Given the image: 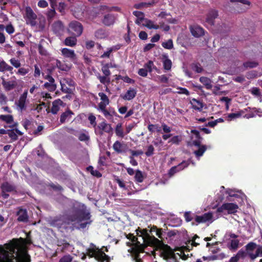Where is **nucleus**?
<instances>
[{
	"label": "nucleus",
	"instance_id": "3c124183",
	"mask_svg": "<svg viewBox=\"0 0 262 262\" xmlns=\"http://www.w3.org/2000/svg\"><path fill=\"white\" fill-rule=\"evenodd\" d=\"M56 14V12L55 11V8H52L50 10H49L47 13V18L49 20H52L53 18L55 17V15Z\"/></svg>",
	"mask_w": 262,
	"mask_h": 262
},
{
	"label": "nucleus",
	"instance_id": "4be33fe9",
	"mask_svg": "<svg viewBox=\"0 0 262 262\" xmlns=\"http://www.w3.org/2000/svg\"><path fill=\"white\" fill-rule=\"evenodd\" d=\"M133 14L137 17L135 20V23L137 25H140L141 22H144L146 18L144 17V14L143 12L138 11H135L133 12Z\"/></svg>",
	"mask_w": 262,
	"mask_h": 262
},
{
	"label": "nucleus",
	"instance_id": "603ef678",
	"mask_svg": "<svg viewBox=\"0 0 262 262\" xmlns=\"http://www.w3.org/2000/svg\"><path fill=\"white\" fill-rule=\"evenodd\" d=\"M109 64H106L102 67L101 71L104 74V76L110 77L111 75V72L109 70Z\"/></svg>",
	"mask_w": 262,
	"mask_h": 262
},
{
	"label": "nucleus",
	"instance_id": "09e8293b",
	"mask_svg": "<svg viewBox=\"0 0 262 262\" xmlns=\"http://www.w3.org/2000/svg\"><path fill=\"white\" fill-rule=\"evenodd\" d=\"M116 134L117 136L123 138L124 137L123 131L122 129V124L118 123L115 129Z\"/></svg>",
	"mask_w": 262,
	"mask_h": 262
},
{
	"label": "nucleus",
	"instance_id": "6e6552de",
	"mask_svg": "<svg viewBox=\"0 0 262 262\" xmlns=\"http://www.w3.org/2000/svg\"><path fill=\"white\" fill-rule=\"evenodd\" d=\"M214 220L213 214L211 212H207L202 215H196L195 217V222H192L193 225H198L200 223H205L206 222L211 223Z\"/></svg>",
	"mask_w": 262,
	"mask_h": 262
},
{
	"label": "nucleus",
	"instance_id": "c03bdc74",
	"mask_svg": "<svg viewBox=\"0 0 262 262\" xmlns=\"http://www.w3.org/2000/svg\"><path fill=\"white\" fill-rule=\"evenodd\" d=\"M258 65V62L254 61H248L243 63L244 67L246 69L248 68H254L256 67Z\"/></svg>",
	"mask_w": 262,
	"mask_h": 262
},
{
	"label": "nucleus",
	"instance_id": "473e14b6",
	"mask_svg": "<svg viewBox=\"0 0 262 262\" xmlns=\"http://www.w3.org/2000/svg\"><path fill=\"white\" fill-rule=\"evenodd\" d=\"M13 70V68L8 65L6 62L4 61H2L0 62V72H4L5 71H10L11 72Z\"/></svg>",
	"mask_w": 262,
	"mask_h": 262
},
{
	"label": "nucleus",
	"instance_id": "7c9ffc66",
	"mask_svg": "<svg viewBox=\"0 0 262 262\" xmlns=\"http://www.w3.org/2000/svg\"><path fill=\"white\" fill-rule=\"evenodd\" d=\"M76 37V36H74L67 37L64 40V44L68 46H75L77 43V39Z\"/></svg>",
	"mask_w": 262,
	"mask_h": 262
},
{
	"label": "nucleus",
	"instance_id": "dca6fc26",
	"mask_svg": "<svg viewBox=\"0 0 262 262\" xmlns=\"http://www.w3.org/2000/svg\"><path fill=\"white\" fill-rule=\"evenodd\" d=\"M8 135L11 138V142H14L18 139V136H22L23 133L18 130L17 128H13L9 129Z\"/></svg>",
	"mask_w": 262,
	"mask_h": 262
},
{
	"label": "nucleus",
	"instance_id": "8fccbe9b",
	"mask_svg": "<svg viewBox=\"0 0 262 262\" xmlns=\"http://www.w3.org/2000/svg\"><path fill=\"white\" fill-rule=\"evenodd\" d=\"M148 129L151 132L155 131L160 132L161 131V127L158 124H149L148 125Z\"/></svg>",
	"mask_w": 262,
	"mask_h": 262
},
{
	"label": "nucleus",
	"instance_id": "9b49d317",
	"mask_svg": "<svg viewBox=\"0 0 262 262\" xmlns=\"http://www.w3.org/2000/svg\"><path fill=\"white\" fill-rule=\"evenodd\" d=\"M117 18V15L108 13L105 15L102 20V23L106 26H110L113 25Z\"/></svg>",
	"mask_w": 262,
	"mask_h": 262
},
{
	"label": "nucleus",
	"instance_id": "aec40b11",
	"mask_svg": "<svg viewBox=\"0 0 262 262\" xmlns=\"http://www.w3.org/2000/svg\"><path fill=\"white\" fill-rule=\"evenodd\" d=\"M191 33L194 37H199L204 35V30L202 28L196 26L191 28Z\"/></svg>",
	"mask_w": 262,
	"mask_h": 262
},
{
	"label": "nucleus",
	"instance_id": "c85d7f7f",
	"mask_svg": "<svg viewBox=\"0 0 262 262\" xmlns=\"http://www.w3.org/2000/svg\"><path fill=\"white\" fill-rule=\"evenodd\" d=\"M142 25L150 29H158L160 28L159 26L155 25L152 20L148 19L147 18H145V19H144V21L142 24Z\"/></svg>",
	"mask_w": 262,
	"mask_h": 262
},
{
	"label": "nucleus",
	"instance_id": "052dcab7",
	"mask_svg": "<svg viewBox=\"0 0 262 262\" xmlns=\"http://www.w3.org/2000/svg\"><path fill=\"white\" fill-rule=\"evenodd\" d=\"M115 181L118 184L120 187L123 188L124 190L127 189L124 182L120 180L118 177L115 178Z\"/></svg>",
	"mask_w": 262,
	"mask_h": 262
},
{
	"label": "nucleus",
	"instance_id": "ddd939ff",
	"mask_svg": "<svg viewBox=\"0 0 262 262\" xmlns=\"http://www.w3.org/2000/svg\"><path fill=\"white\" fill-rule=\"evenodd\" d=\"M27 91L24 92L20 96L18 101L15 102V104L20 111L25 110L26 108V101L27 97Z\"/></svg>",
	"mask_w": 262,
	"mask_h": 262
},
{
	"label": "nucleus",
	"instance_id": "f8f14e48",
	"mask_svg": "<svg viewBox=\"0 0 262 262\" xmlns=\"http://www.w3.org/2000/svg\"><path fill=\"white\" fill-rule=\"evenodd\" d=\"M218 16L217 11L213 9L210 10L207 14L206 22L210 26L214 25V19Z\"/></svg>",
	"mask_w": 262,
	"mask_h": 262
},
{
	"label": "nucleus",
	"instance_id": "393cba45",
	"mask_svg": "<svg viewBox=\"0 0 262 262\" xmlns=\"http://www.w3.org/2000/svg\"><path fill=\"white\" fill-rule=\"evenodd\" d=\"M62 55L67 58H70L71 59H74L76 57V55L74 51L67 48H63L61 50Z\"/></svg>",
	"mask_w": 262,
	"mask_h": 262
},
{
	"label": "nucleus",
	"instance_id": "f03ea898",
	"mask_svg": "<svg viewBox=\"0 0 262 262\" xmlns=\"http://www.w3.org/2000/svg\"><path fill=\"white\" fill-rule=\"evenodd\" d=\"M24 241L25 239L21 237L13 238L8 243L0 245V259L2 261L8 260L10 262H14L13 259L16 257L17 262H30L31 258L27 252Z\"/></svg>",
	"mask_w": 262,
	"mask_h": 262
},
{
	"label": "nucleus",
	"instance_id": "e2e57ef3",
	"mask_svg": "<svg viewBox=\"0 0 262 262\" xmlns=\"http://www.w3.org/2000/svg\"><path fill=\"white\" fill-rule=\"evenodd\" d=\"M154 66V63L152 61L149 60L144 64V68L147 70V72H152V67Z\"/></svg>",
	"mask_w": 262,
	"mask_h": 262
},
{
	"label": "nucleus",
	"instance_id": "6ab92c4d",
	"mask_svg": "<svg viewBox=\"0 0 262 262\" xmlns=\"http://www.w3.org/2000/svg\"><path fill=\"white\" fill-rule=\"evenodd\" d=\"M63 101L60 99H57L52 102V106L51 112L53 114H56L60 109V106L62 105Z\"/></svg>",
	"mask_w": 262,
	"mask_h": 262
},
{
	"label": "nucleus",
	"instance_id": "4468645a",
	"mask_svg": "<svg viewBox=\"0 0 262 262\" xmlns=\"http://www.w3.org/2000/svg\"><path fill=\"white\" fill-rule=\"evenodd\" d=\"M52 27L53 31L57 35H61L64 31V26L60 20L54 22Z\"/></svg>",
	"mask_w": 262,
	"mask_h": 262
},
{
	"label": "nucleus",
	"instance_id": "412c9836",
	"mask_svg": "<svg viewBox=\"0 0 262 262\" xmlns=\"http://www.w3.org/2000/svg\"><path fill=\"white\" fill-rule=\"evenodd\" d=\"M2 84L6 91H9L16 86V83L15 81H6L3 78Z\"/></svg>",
	"mask_w": 262,
	"mask_h": 262
},
{
	"label": "nucleus",
	"instance_id": "5701e85b",
	"mask_svg": "<svg viewBox=\"0 0 262 262\" xmlns=\"http://www.w3.org/2000/svg\"><path fill=\"white\" fill-rule=\"evenodd\" d=\"M137 94L136 90L134 89H129L125 94L122 97L123 99L127 100H130L135 97Z\"/></svg>",
	"mask_w": 262,
	"mask_h": 262
},
{
	"label": "nucleus",
	"instance_id": "c9c22d12",
	"mask_svg": "<svg viewBox=\"0 0 262 262\" xmlns=\"http://www.w3.org/2000/svg\"><path fill=\"white\" fill-rule=\"evenodd\" d=\"M192 101L194 103L192 104L193 108L196 110L201 111L204 106L203 103L200 101L199 100H198L195 99H193Z\"/></svg>",
	"mask_w": 262,
	"mask_h": 262
},
{
	"label": "nucleus",
	"instance_id": "4c0bfd02",
	"mask_svg": "<svg viewBox=\"0 0 262 262\" xmlns=\"http://www.w3.org/2000/svg\"><path fill=\"white\" fill-rule=\"evenodd\" d=\"M57 246L59 247L62 246V248L61 249V251L62 252H63L66 249H67L69 247L70 244L64 239L60 240V241L58 240Z\"/></svg>",
	"mask_w": 262,
	"mask_h": 262
},
{
	"label": "nucleus",
	"instance_id": "e433bc0d",
	"mask_svg": "<svg viewBox=\"0 0 262 262\" xmlns=\"http://www.w3.org/2000/svg\"><path fill=\"white\" fill-rule=\"evenodd\" d=\"M56 66L58 68L63 71H68L70 69V67L68 65L61 62L60 61L57 60Z\"/></svg>",
	"mask_w": 262,
	"mask_h": 262
},
{
	"label": "nucleus",
	"instance_id": "bf43d9fd",
	"mask_svg": "<svg viewBox=\"0 0 262 262\" xmlns=\"http://www.w3.org/2000/svg\"><path fill=\"white\" fill-rule=\"evenodd\" d=\"M11 64L16 68H18L20 67V62L19 60L16 59L15 58H12L10 60Z\"/></svg>",
	"mask_w": 262,
	"mask_h": 262
},
{
	"label": "nucleus",
	"instance_id": "a18cd8bd",
	"mask_svg": "<svg viewBox=\"0 0 262 262\" xmlns=\"http://www.w3.org/2000/svg\"><path fill=\"white\" fill-rule=\"evenodd\" d=\"M0 119L7 123H11L13 121V117L12 115H0Z\"/></svg>",
	"mask_w": 262,
	"mask_h": 262
},
{
	"label": "nucleus",
	"instance_id": "5fc2aeb1",
	"mask_svg": "<svg viewBox=\"0 0 262 262\" xmlns=\"http://www.w3.org/2000/svg\"><path fill=\"white\" fill-rule=\"evenodd\" d=\"M30 71V69L29 68H19L17 72V74H19V75H22V76H24L25 75H26L27 73H28Z\"/></svg>",
	"mask_w": 262,
	"mask_h": 262
},
{
	"label": "nucleus",
	"instance_id": "bb28decb",
	"mask_svg": "<svg viewBox=\"0 0 262 262\" xmlns=\"http://www.w3.org/2000/svg\"><path fill=\"white\" fill-rule=\"evenodd\" d=\"M257 245L253 243V242H250L248 243L246 246V251L247 253V255L249 256L250 258V254H254L253 253V251L254 249L256 248Z\"/></svg>",
	"mask_w": 262,
	"mask_h": 262
},
{
	"label": "nucleus",
	"instance_id": "1a4fd4ad",
	"mask_svg": "<svg viewBox=\"0 0 262 262\" xmlns=\"http://www.w3.org/2000/svg\"><path fill=\"white\" fill-rule=\"evenodd\" d=\"M238 208L237 205L234 203H225L222 206L219 207L216 210L217 213L223 212L224 210H227L229 213H233L236 211Z\"/></svg>",
	"mask_w": 262,
	"mask_h": 262
},
{
	"label": "nucleus",
	"instance_id": "58836bf2",
	"mask_svg": "<svg viewBox=\"0 0 262 262\" xmlns=\"http://www.w3.org/2000/svg\"><path fill=\"white\" fill-rule=\"evenodd\" d=\"M250 258L252 260H254L257 257L260 256L262 257V246H258L256 249L254 254H250Z\"/></svg>",
	"mask_w": 262,
	"mask_h": 262
},
{
	"label": "nucleus",
	"instance_id": "39448f33",
	"mask_svg": "<svg viewBox=\"0 0 262 262\" xmlns=\"http://www.w3.org/2000/svg\"><path fill=\"white\" fill-rule=\"evenodd\" d=\"M86 254L90 258L94 257L99 262H110V257L94 244L91 243L90 247L86 249Z\"/></svg>",
	"mask_w": 262,
	"mask_h": 262
},
{
	"label": "nucleus",
	"instance_id": "f704fd0d",
	"mask_svg": "<svg viewBox=\"0 0 262 262\" xmlns=\"http://www.w3.org/2000/svg\"><path fill=\"white\" fill-rule=\"evenodd\" d=\"M99 128L106 133H110L112 130L111 125L105 122H101L98 126Z\"/></svg>",
	"mask_w": 262,
	"mask_h": 262
},
{
	"label": "nucleus",
	"instance_id": "2f4dec72",
	"mask_svg": "<svg viewBox=\"0 0 262 262\" xmlns=\"http://www.w3.org/2000/svg\"><path fill=\"white\" fill-rule=\"evenodd\" d=\"M163 67L164 69L167 71H169L171 68L172 62L171 60L168 58L167 56H163Z\"/></svg>",
	"mask_w": 262,
	"mask_h": 262
},
{
	"label": "nucleus",
	"instance_id": "864d4df0",
	"mask_svg": "<svg viewBox=\"0 0 262 262\" xmlns=\"http://www.w3.org/2000/svg\"><path fill=\"white\" fill-rule=\"evenodd\" d=\"M247 255V253L246 251L241 249L234 256L236 257L237 258V259L239 260L241 258H244Z\"/></svg>",
	"mask_w": 262,
	"mask_h": 262
},
{
	"label": "nucleus",
	"instance_id": "a878e982",
	"mask_svg": "<svg viewBox=\"0 0 262 262\" xmlns=\"http://www.w3.org/2000/svg\"><path fill=\"white\" fill-rule=\"evenodd\" d=\"M239 241L238 239H233L230 241V242L228 244V248L232 251H236L239 246Z\"/></svg>",
	"mask_w": 262,
	"mask_h": 262
},
{
	"label": "nucleus",
	"instance_id": "774afa93",
	"mask_svg": "<svg viewBox=\"0 0 262 262\" xmlns=\"http://www.w3.org/2000/svg\"><path fill=\"white\" fill-rule=\"evenodd\" d=\"M147 70L145 68L140 69L138 71V74L142 77H146L147 75Z\"/></svg>",
	"mask_w": 262,
	"mask_h": 262
},
{
	"label": "nucleus",
	"instance_id": "37998d69",
	"mask_svg": "<svg viewBox=\"0 0 262 262\" xmlns=\"http://www.w3.org/2000/svg\"><path fill=\"white\" fill-rule=\"evenodd\" d=\"M191 68L192 70H193L197 73H200L203 71V68L201 67V64L199 63H192L191 64Z\"/></svg>",
	"mask_w": 262,
	"mask_h": 262
},
{
	"label": "nucleus",
	"instance_id": "2eb2a0df",
	"mask_svg": "<svg viewBox=\"0 0 262 262\" xmlns=\"http://www.w3.org/2000/svg\"><path fill=\"white\" fill-rule=\"evenodd\" d=\"M1 188L2 189V191L3 192H11L13 191H16V186L8 182H5L2 183L1 186Z\"/></svg>",
	"mask_w": 262,
	"mask_h": 262
},
{
	"label": "nucleus",
	"instance_id": "7ed1b4c3",
	"mask_svg": "<svg viewBox=\"0 0 262 262\" xmlns=\"http://www.w3.org/2000/svg\"><path fill=\"white\" fill-rule=\"evenodd\" d=\"M91 217L90 211L84 207L76 210L72 214L63 216L61 220H57L55 222L56 224H59L62 221L65 224L71 225L73 229H84L89 228L92 224Z\"/></svg>",
	"mask_w": 262,
	"mask_h": 262
},
{
	"label": "nucleus",
	"instance_id": "de8ad7c7",
	"mask_svg": "<svg viewBox=\"0 0 262 262\" xmlns=\"http://www.w3.org/2000/svg\"><path fill=\"white\" fill-rule=\"evenodd\" d=\"M97 78L100 80V82L103 84H108L111 82L110 77L98 75Z\"/></svg>",
	"mask_w": 262,
	"mask_h": 262
},
{
	"label": "nucleus",
	"instance_id": "b1692460",
	"mask_svg": "<svg viewBox=\"0 0 262 262\" xmlns=\"http://www.w3.org/2000/svg\"><path fill=\"white\" fill-rule=\"evenodd\" d=\"M73 113L71 110H67L65 112L63 113L61 116L60 118V122L61 123H63L66 122V120H70L71 117L72 115H73Z\"/></svg>",
	"mask_w": 262,
	"mask_h": 262
},
{
	"label": "nucleus",
	"instance_id": "cd10ccee",
	"mask_svg": "<svg viewBox=\"0 0 262 262\" xmlns=\"http://www.w3.org/2000/svg\"><path fill=\"white\" fill-rule=\"evenodd\" d=\"M200 81L203 84L206 88L208 90H210L212 88V85L211 84V80L208 77H201L200 78Z\"/></svg>",
	"mask_w": 262,
	"mask_h": 262
},
{
	"label": "nucleus",
	"instance_id": "4d7b16f0",
	"mask_svg": "<svg viewBox=\"0 0 262 262\" xmlns=\"http://www.w3.org/2000/svg\"><path fill=\"white\" fill-rule=\"evenodd\" d=\"M98 96L100 97L101 100L102 101L101 102H104L105 104H109L110 101L107 96L103 93H99Z\"/></svg>",
	"mask_w": 262,
	"mask_h": 262
},
{
	"label": "nucleus",
	"instance_id": "0eeeda50",
	"mask_svg": "<svg viewBox=\"0 0 262 262\" xmlns=\"http://www.w3.org/2000/svg\"><path fill=\"white\" fill-rule=\"evenodd\" d=\"M83 30V26L78 21H72L69 25V31L75 36H80L82 33Z\"/></svg>",
	"mask_w": 262,
	"mask_h": 262
},
{
	"label": "nucleus",
	"instance_id": "680f3d73",
	"mask_svg": "<svg viewBox=\"0 0 262 262\" xmlns=\"http://www.w3.org/2000/svg\"><path fill=\"white\" fill-rule=\"evenodd\" d=\"M60 84L61 86V90L62 92L67 94L72 93V90L71 89L68 88L64 84H62L61 82Z\"/></svg>",
	"mask_w": 262,
	"mask_h": 262
},
{
	"label": "nucleus",
	"instance_id": "49530a36",
	"mask_svg": "<svg viewBox=\"0 0 262 262\" xmlns=\"http://www.w3.org/2000/svg\"><path fill=\"white\" fill-rule=\"evenodd\" d=\"M135 179V180L139 183H141L143 181L144 177L141 171L140 170H136Z\"/></svg>",
	"mask_w": 262,
	"mask_h": 262
},
{
	"label": "nucleus",
	"instance_id": "c756f323",
	"mask_svg": "<svg viewBox=\"0 0 262 262\" xmlns=\"http://www.w3.org/2000/svg\"><path fill=\"white\" fill-rule=\"evenodd\" d=\"M95 36L98 39H103L107 36V34L104 29L100 28L95 32Z\"/></svg>",
	"mask_w": 262,
	"mask_h": 262
},
{
	"label": "nucleus",
	"instance_id": "69168bd1",
	"mask_svg": "<svg viewBox=\"0 0 262 262\" xmlns=\"http://www.w3.org/2000/svg\"><path fill=\"white\" fill-rule=\"evenodd\" d=\"M154 147L152 145L148 146L147 150L145 152V155L147 157H150L154 154Z\"/></svg>",
	"mask_w": 262,
	"mask_h": 262
},
{
	"label": "nucleus",
	"instance_id": "338daca9",
	"mask_svg": "<svg viewBox=\"0 0 262 262\" xmlns=\"http://www.w3.org/2000/svg\"><path fill=\"white\" fill-rule=\"evenodd\" d=\"M251 93L253 95H255L257 97L261 96L260 90L258 88L254 87V88H252V89L251 90Z\"/></svg>",
	"mask_w": 262,
	"mask_h": 262
},
{
	"label": "nucleus",
	"instance_id": "6e6d98bb",
	"mask_svg": "<svg viewBox=\"0 0 262 262\" xmlns=\"http://www.w3.org/2000/svg\"><path fill=\"white\" fill-rule=\"evenodd\" d=\"M163 48L167 49H171L173 48V43L171 39H169L166 42H164L162 43Z\"/></svg>",
	"mask_w": 262,
	"mask_h": 262
},
{
	"label": "nucleus",
	"instance_id": "20e7f679",
	"mask_svg": "<svg viewBox=\"0 0 262 262\" xmlns=\"http://www.w3.org/2000/svg\"><path fill=\"white\" fill-rule=\"evenodd\" d=\"M191 133L193 134V135L191 136V141L188 142V145L190 146L194 145L199 147L198 150L194 151V154L196 157L199 158L203 156L206 150L207 146L204 145H201L203 138L201 137L198 130L192 129L191 130Z\"/></svg>",
	"mask_w": 262,
	"mask_h": 262
},
{
	"label": "nucleus",
	"instance_id": "9d476101",
	"mask_svg": "<svg viewBox=\"0 0 262 262\" xmlns=\"http://www.w3.org/2000/svg\"><path fill=\"white\" fill-rule=\"evenodd\" d=\"M45 79L48 80V82L45 83L43 87L50 92H53L56 89L57 86L55 83V80L50 75L45 77Z\"/></svg>",
	"mask_w": 262,
	"mask_h": 262
},
{
	"label": "nucleus",
	"instance_id": "13d9d810",
	"mask_svg": "<svg viewBox=\"0 0 262 262\" xmlns=\"http://www.w3.org/2000/svg\"><path fill=\"white\" fill-rule=\"evenodd\" d=\"M73 257L70 254L64 255L59 260V262H71Z\"/></svg>",
	"mask_w": 262,
	"mask_h": 262
},
{
	"label": "nucleus",
	"instance_id": "ea45409f",
	"mask_svg": "<svg viewBox=\"0 0 262 262\" xmlns=\"http://www.w3.org/2000/svg\"><path fill=\"white\" fill-rule=\"evenodd\" d=\"M122 144L118 141H116L113 144L114 149L118 153H121L123 152V150L122 149Z\"/></svg>",
	"mask_w": 262,
	"mask_h": 262
},
{
	"label": "nucleus",
	"instance_id": "72a5a7b5",
	"mask_svg": "<svg viewBox=\"0 0 262 262\" xmlns=\"http://www.w3.org/2000/svg\"><path fill=\"white\" fill-rule=\"evenodd\" d=\"M156 4V2L155 1H152L151 2L149 3H144L142 2L139 4H136L134 5V8L136 9H140L142 8L143 7H150L151 6H153Z\"/></svg>",
	"mask_w": 262,
	"mask_h": 262
},
{
	"label": "nucleus",
	"instance_id": "f257e3e1",
	"mask_svg": "<svg viewBox=\"0 0 262 262\" xmlns=\"http://www.w3.org/2000/svg\"><path fill=\"white\" fill-rule=\"evenodd\" d=\"M137 236L142 237L143 243L147 246L153 247L155 250L161 251L160 256L164 260L168 261L171 259L172 262H179L174 253L178 250L177 248L172 249L170 246L165 244L162 240H159L154 235H150L152 232H155L156 235L161 239H163L162 230H135Z\"/></svg>",
	"mask_w": 262,
	"mask_h": 262
},
{
	"label": "nucleus",
	"instance_id": "0e129e2a",
	"mask_svg": "<svg viewBox=\"0 0 262 262\" xmlns=\"http://www.w3.org/2000/svg\"><path fill=\"white\" fill-rule=\"evenodd\" d=\"M181 137L179 136H176L172 137L169 142H171L173 144H178L179 142L181 141Z\"/></svg>",
	"mask_w": 262,
	"mask_h": 262
},
{
	"label": "nucleus",
	"instance_id": "a211bd4d",
	"mask_svg": "<svg viewBox=\"0 0 262 262\" xmlns=\"http://www.w3.org/2000/svg\"><path fill=\"white\" fill-rule=\"evenodd\" d=\"M17 220L19 222H27L28 221V215L26 209H19L17 212Z\"/></svg>",
	"mask_w": 262,
	"mask_h": 262
},
{
	"label": "nucleus",
	"instance_id": "423d86ee",
	"mask_svg": "<svg viewBox=\"0 0 262 262\" xmlns=\"http://www.w3.org/2000/svg\"><path fill=\"white\" fill-rule=\"evenodd\" d=\"M24 17L26 20L27 24L30 25L32 27H34L36 25L37 15L31 7H27L26 8Z\"/></svg>",
	"mask_w": 262,
	"mask_h": 262
},
{
	"label": "nucleus",
	"instance_id": "f3484780",
	"mask_svg": "<svg viewBox=\"0 0 262 262\" xmlns=\"http://www.w3.org/2000/svg\"><path fill=\"white\" fill-rule=\"evenodd\" d=\"M187 166L185 162H183L177 166L172 167L169 170L168 174L170 177L173 176L176 173L183 170Z\"/></svg>",
	"mask_w": 262,
	"mask_h": 262
},
{
	"label": "nucleus",
	"instance_id": "79ce46f5",
	"mask_svg": "<svg viewBox=\"0 0 262 262\" xmlns=\"http://www.w3.org/2000/svg\"><path fill=\"white\" fill-rule=\"evenodd\" d=\"M244 113V111H241L236 113H230L228 115V120L231 121L232 119L240 117Z\"/></svg>",
	"mask_w": 262,
	"mask_h": 262
},
{
	"label": "nucleus",
	"instance_id": "a19ab883",
	"mask_svg": "<svg viewBox=\"0 0 262 262\" xmlns=\"http://www.w3.org/2000/svg\"><path fill=\"white\" fill-rule=\"evenodd\" d=\"M196 214L192 213L190 211L185 212L184 213V217L186 222H188L194 220L195 221V217Z\"/></svg>",
	"mask_w": 262,
	"mask_h": 262
}]
</instances>
